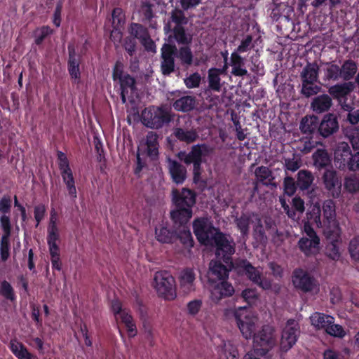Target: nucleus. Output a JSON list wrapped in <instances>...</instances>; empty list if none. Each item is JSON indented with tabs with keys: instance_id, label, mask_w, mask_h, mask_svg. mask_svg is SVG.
Listing matches in <instances>:
<instances>
[{
	"instance_id": "1",
	"label": "nucleus",
	"mask_w": 359,
	"mask_h": 359,
	"mask_svg": "<svg viewBox=\"0 0 359 359\" xmlns=\"http://www.w3.org/2000/svg\"><path fill=\"white\" fill-rule=\"evenodd\" d=\"M308 218L318 228L323 229V234L330 243L326 246V255L332 260L341 256L337 245L341 230L336 219V204L332 199L325 200L322 206L316 203L308 213Z\"/></svg>"
},
{
	"instance_id": "2",
	"label": "nucleus",
	"mask_w": 359,
	"mask_h": 359,
	"mask_svg": "<svg viewBox=\"0 0 359 359\" xmlns=\"http://www.w3.org/2000/svg\"><path fill=\"white\" fill-rule=\"evenodd\" d=\"M234 316L243 337L246 339L253 338L257 348L266 349V353L268 355L269 351L276 344L274 329L271 326L264 325L262 329L256 334L257 318L248 313L245 308H239L235 311Z\"/></svg>"
},
{
	"instance_id": "3",
	"label": "nucleus",
	"mask_w": 359,
	"mask_h": 359,
	"mask_svg": "<svg viewBox=\"0 0 359 359\" xmlns=\"http://www.w3.org/2000/svg\"><path fill=\"white\" fill-rule=\"evenodd\" d=\"M191 45L180 46L164 43L161 48V72L164 76H169L175 71V59L177 58L182 67L189 68L194 65V56Z\"/></svg>"
},
{
	"instance_id": "4",
	"label": "nucleus",
	"mask_w": 359,
	"mask_h": 359,
	"mask_svg": "<svg viewBox=\"0 0 359 359\" xmlns=\"http://www.w3.org/2000/svg\"><path fill=\"white\" fill-rule=\"evenodd\" d=\"M222 260H212L210 262L208 272V281L212 283V289L210 292V297L212 302L218 303L222 299L231 297L234 293V288L226 278L229 276V272L231 269L227 264L222 263Z\"/></svg>"
},
{
	"instance_id": "5",
	"label": "nucleus",
	"mask_w": 359,
	"mask_h": 359,
	"mask_svg": "<svg viewBox=\"0 0 359 359\" xmlns=\"http://www.w3.org/2000/svg\"><path fill=\"white\" fill-rule=\"evenodd\" d=\"M188 22L189 18L181 9L175 8L170 12L168 22L163 27L165 33H170L168 36V43L176 42L179 46L192 43L194 34L187 27Z\"/></svg>"
},
{
	"instance_id": "6",
	"label": "nucleus",
	"mask_w": 359,
	"mask_h": 359,
	"mask_svg": "<svg viewBox=\"0 0 359 359\" xmlns=\"http://www.w3.org/2000/svg\"><path fill=\"white\" fill-rule=\"evenodd\" d=\"M172 202L174 208L170 211V218L174 224H188L193 215V207L196 202V194L188 188L172 190Z\"/></svg>"
},
{
	"instance_id": "7",
	"label": "nucleus",
	"mask_w": 359,
	"mask_h": 359,
	"mask_svg": "<svg viewBox=\"0 0 359 359\" xmlns=\"http://www.w3.org/2000/svg\"><path fill=\"white\" fill-rule=\"evenodd\" d=\"M212 241L210 245L215 248V254L216 259L222 262L231 267L233 266L232 256L236 252V243L230 235L223 232H218Z\"/></svg>"
},
{
	"instance_id": "8",
	"label": "nucleus",
	"mask_w": 359,
	"mask_h": 359,
	"mask_svg": "<svg viewBox=\"0 0 359 359\" xmlns=\"http://www.w3.org/2000/svg\"><path fill=\"white\" fill-rule=\"evenodd\" d=\"M170 112L163 107L151 106L142 112V123L147 128L160 129L172 121Z\"/></svg>"
},
{
	"instance_id": "9",
	"label": "nucleus",
	"mask_w": 359,
	"mask_h": 359,
	"mask_svg": "<svg viewBox=\"0 0 359 359\" xmlns=\"http://www.w3.org/2000/svg\"><path fill=\"white\" fill-rule=\"evenodd\" d=\"M238 273L245 275L253 283L264 290H270L272 286L271 280L262 276V273L246 259L237 260L233 266Z\"/></svg>"
},
{
	"instance_id": "10",
	"label": "nucleus",
	"mask_w": 359,
	"mask_h": 359,
	"mask_svg": "<svg viewBox=\"0 0 359 359\" xmlns=\"http://www.w3.org/2000/svg\"><path fill=\"white\" fill-rule=\"evenodd\" d=\"M154 288L159 297L166 300H174L177 297L175 280L167 271L156 272L154 275Z\"/></svg>"
},
{
	"instance_id": "11",
	"label": "nucleus",
	"mask_w": 359,
	"mask_h": 359,
	"mask_svg": "<svg viewBox=\"0 0 359 359\" xmlns=\"http://www.w3.org/2000/svg\"><path fill=\"white\" fill-rule=\"evenodd\" d=\"M193 230L198 242L205 245L211 244L216 233L221 232L220 229L215 227L210 219L205 217L194 219Z\"/></svg>"
},
{
	"instance_id": "12",
	"label": "nucleus",
	"mask_w": 359,
	"mask_h": 359,
	"mask_svg": "<svg viewBox=\"0 0 359 359\" xmlns=\"http://www.w3.org/2000/svg\"><path fill=\"white\" fill-rule=\"evenodd\" d=\"M57 158L60 175L63 182L66 185L68 194L74 200L77 197V192L75 185V179L69 165V161L66 154L60 150L57 151Z\"/></svg>"
},
{
	"instance_id": "13",
	"label": "nucleus",
	"mask_w": 359,
	"mask_h": 359,
	"mask_svg": "<svg viewBox=\"0 0 359 359\" xmlns=\"http://www.w3.org/2000/svg\"><path fill=\"white\" fill-rule=\"evenodd\" d=\"M292 278L295 288L303 292H309L318 289V280L309 272L302 269H294Z\"/></svg>"
},
{
	"instance_id": "14",
	"label": "nucleus",
	"mask_w": 359,
	"mask_h": 359,
	"mask_svg": "<svg viewBox=\"0 0 359 359\" xmlns=\"http://www.w3.org/2000/svg\"><path fill=\"white\" fill-rule=\"evenodd\" d=\"M300 333L299 325L294 319L287 320L285 327L283 330L280 339V349L287 352L297 342Z\"/></svg>"
},
{
	"instance_id": "15",
	"label": "nucleus",
	"mask_w": 359,
	"mask_h": 359,
	"mask_svg": "<svg viewBox=\"0 0 359 359\" xmlns=\"http://www.w3.org/2000/svg\"><path fill=\"white\" fill-rule=\"evenodd\" d=\"M210 152V147L205 143L197 144L191 147L189 152L181 151L177 154L178 158L186 165L193 163L203 162V158Z\"/></svg>"
},
{
	"instance_id": "16",
	"label": "nucleus",
	"mask_w": 359,
	"mask_h": 359,
	"mask_svg": "<svg viewBox=\"0 0 359 359\" xmlns=\"http://www.w3.org/2000/svg\"><path fill=\"white\" fill-rule=\"evenodd\" d=\"M325 188L334 198L339 197L341 191V178L337 171L326 169L322 177Z\"/></svg>"
},
{
	"instance_id": "17",
	"label": "nucleus",
	"mask_w": 359,
	"mask_h": 359,
	"mask_svg": "<svg viewBox=\"0 0 359 359\" xmlns=\"http://www.w3.org/2000/svg\"><path fill=\"white\" fill-rule=\"evenodd\" d=\"M339 129V123L335 114L329 113L323 116L319 123L318 133L323 137H327Z\"/></svg>"
},
{
	"instance_id": "18",
	"label": "nucleus",
	"mask_w": 359,
	"mask_h": 359,
	"mask_svg": "<svg viewBox=\"0 0 359 359\" xmlns=\"http://www.w3.org/2000/svg\"><path fill=\"white\" fill-rule=\"evenodd\" d=\"M69 57L67 61V69L69 76L74 83H79L81 79V72L79 69L80 58L76 57L75 48L73 45L68 46Z\"/></svg>"
},
{
	"instance_id": "19",
	"label": "nucleus",
	"mask_w": 359,
	"mask_h": 359,
	"mask_svg": "<svg viewBox=\"0 0 359 359\" xmlns=\"http://www.w3.org/2000/svg\"><path fill=\"white\" fill-rule=\"evenodd\" d=\"M320 238L302 237L298 241L299 249L306 257L316 255L320 250Z\"/></svg>"
},
{
	"instance_id": "20",
	"label": "nucleus",
	"mask_w": 359,
	"mask_h": 359,
	"mask_svg": "<svg viewBox=\"0 0 359 359\" xmlns=\"http://www.w3.org/2000/svg\"><path fill=\"white\" fill-rule=\"evenodd\" d=\"M195 279L196 274L193 269L186 268L181 271L179 282L184 293L189 294L195 290Z\"/></svg>"
},
{
	"instance_id": "21",
	"label": "nucleus",
	"mask_w": 359,
	"mask_h": 359,
	"mask_svg": "<svg viewBox=\"0 0 359 359\" xmlns=\"http://www.w3.org/2000/svg\"><path fill=\"white\" fill-rule=\"evenodd\" d=\"M168 170L172 180L177 184H182L187 178V169L176 160L168 158Z\"/></svg>"
},
{
	"instance_id": "22",
	"label": "nucleus",
	"mask_w": 359,
	"mask_h": 359,
	"mask_svg": "<svg viewBox=\"0 0 359 359\" xmlns=\"http://www.w3.org/2000/svg\"><path fill=\"white\" fill-rule=\"evenodd\" d=\"M118 81L121 89V98L122 103L124 104L127 101V96H128L129 92L133 94L135 91L136 81L135 79L128 74H126Z\"/></svg>"
},
{
	"instance_id": "23",
	"label": "nucleus",
	"mask_w": 359,
	"mask_h": 359,
	"mask_svg": "<svg viewBox=\"0 0 359 359\" xmlns=\"http://www.w3.org/2000/svg\"><path fill=\"white\" fill-rule=\"evenodd\" d=\"M230 65L232 67L231 74L235 76L242 77L248 74L245 67V60L238 52H233L230 57Z\"/></svg>"
},
{
	"instance_id": "24",
	"label": "nucleus",
	"mask_w": 359,
	"mask_h": 359,
	"mask_svg": "<svg viewBox=\"0 0 359 359\" xmlns=\"http://www.w3.org/2000/svg\"><path fill=\"white\" fill-rule=\"evenodd\" d=\"M332 105V100L329 95L323 94L315 97L311 107L313 111L320 114L327 111Z\"/></svg>"
},
{
	"instance_id": "25",
	"label": "nucleus",
	"mask_w": 359,
	"mask_h": 359,
	"mask_svg": "<svg viewBox=\"0 0 359 359\" xmlns=\"http://www.w3.org/2000/svg\"><path fill=\"white\" fill-rule=\"evenodd\" d=\"M156 240L161 243H172L176 241L177 231L161 225L155 229Z\"/></svg>"
},
{
	"instance_id": "26",
	"label": "nucleus",
	"mask_w": 359,
	"mask_h": 359,
	"mask_svg": "<svg viewBox=\"0 0 359 359\" xmlns=\"http://www.w3.org/2000/svg\"><path fill=\"white\" fill-rule=\"evenodd\" d=\"M321 72L323 74L324 81H337L340 77L339 66L333 62H325L322 67Z\"/></svg>"
},
{
	"instance_id": "27",
	"label": "nucleus",
	"mask_w": 359,
	"mask_h": 359,
	"mask_svg": "<svg viewBox=\"0 0 359 359\" xmlns=\"http://www.w3.org/2000/svg\"><path fill=\"white\" fill-rule=\"evenodd\" d=\"M219 359H238L237 348L229 341H222L217 346Z\"/></svg>"
},
{
	"instance_id": "28",
	"label": "nucleus",
	"mask_w": 359,
	"mask_h": 359,
	"mask_svg": "<svg viewBox=\"0 0 359 359\" xmlns=\"http://www.w3.org/2000/svg\"><path fill=\"white\" fill-rule=\"evenodd\" d=\"M319 67L316 62H308L300 73L301 82L318 81Z\"/></svg>"
},
{
	"instance_id": "29",
	"label": "nucleus",
	"mask_w": 359,
	"mask_h": 359,
	"mask_svg": "<svg viewBox=\"0 0 359 359\" xmlns=\"http://www.w3.org/2000/svg\"><path fill=\"white\" fill-rule=\"evenodd\" d=\"M353 90V84L351 82H344L331 86L328 92L334 98L340 100L346 97Z\"/></svg>"
},
{
	"instance_id": "30",
	"label": "nucleus",
	"mask_w": 359,
	"mask_h": 359,
	"mask_svg": "<svg viewBox=\"0 0 359 359\" xmlns=\"http://www.w3.org/2000/svg\"><path fill=\"white\" fill-rule=\"evenodd\" d=\"M172 135L179 141L187 144L194 142L198 138L197 132L194 129L186 130L182 128H175L173 130Z\"/></svg>"
},
{
	"instance_id": "31",
	"label": "nucleus",
	"mask_w": 359,
	"mask_h": 359,
	"mask_svg": "<svg viewBox=\"0 0 359 359\" xmlns=\"http://www.w3.org/2000/svg\"><path fill=\"white\" fill-rule=\"evenodd\" d=\"M319 119L317 116H309L302 119L300 130L304 134L312 135L315 132L318 133Z\"/></svg>"
},
{
	"instance_id": "32",
	"label": "nucleus",
	"mask_w": 359,
	"mask_h": 359,
	"mask_svg": "<svg viewBox=\"0 0 359 359\" xmlns=\"http://www.w3.org/2000/svg\"><path fill=\"white\" fill-rule=\"evenodd\" d=\"M147 154L149 157L158 156V135L156 132L149 131L146 135Z\"/></svg>"
},
{
	"instance_id": "33",
	"label": "nucleus",
	"mask_w": 359,
	"mask_h": 359,
	"mask_svg": "<svg viewBox=\"0 0 359 359\" xmlns=\"http://www.w3.org/2000/svg\"><path fill=\"white\" fill-rule=\"evenodd\" d=\"M311 325L318 330H326L327 326L334 323V318L325 313L316 312L310 317Z\"/></svg>"
},
{
	"instance_id": "34",
	"label": "nucleus",
	"mask_w": 359,
	"mask_h": 359,
	"mask_svg": "<svg viewBox=\"0 0 359 359\" xmlns=\"http://www.w3.org/2000/svg\"><path fill=\"white\" fill-rule=\"evenodd\" d=\"M314 166L320 170L325 168L331 163L328 152L323 149H318L312 155Z\"/></svg>"
},
{
	"instance_id": "35",
	"label": "nucleus",
	"mask_w": 359,
	"mask_h": 359,
	"mask_svg": "<svg viewBox=\"0 0 359 359\" xmlns=\"http://www.w3.org/2000/svg\"><path fill=\"white\" fill-rule=\"evenodd\" d=\"M196 104V99L191 95L183 96L175 101L173 107L175 110L188 112L194 109Z\"/></svg>"
},
{
	"instance_id": "36",
	"label": "nucleus",
	"mask_w": 359,
	"mask_h": 359,
	"mask_svg": "<svg viewBox=\"0 0 359 359\" xmlns=\"http://www.w3.org/2000/svg\"><path fill=\"white\" fill-rule=\"evenodd\" d=\"M255 175L258 182L267 187L271 185L275 179L272 171L264 165L257 167L255 169Z\"/></svg>"
},
{
	"instance_id": "37",
	"label": "nucleus",
	"mask_w": 359,
	"mask_h": 359,
	"mask_svg": "<svg viewBox=\"0 0 359 359\" xmlns=\"http://www.w3.org/2000/svg\"><path fill=\"white\" fill-rule=\"evenodd\" d=\"M314 180L313 173L308 170H300L297 173V184L302 191L308 190Z\"/></svg>"
},
{
	"instance_id": "38",
	"label": "nucleus",
	"mask_w": 359,
	"mask_h": 359,
	"mask_svg": "<svg viewBox=\"0 0 359 359\" xmlns=\"http://www.w3.org/2000/svg\"><path fill=\"white\" fill-rule=\"evenodd\" d=\"M358 70L355 62L352 60H345L339 67L340 77L344 81H349L353 78Z\"/></svg>"
},
{
	"instance_id": "39",
	"label": "nucleus",
	"mask_w": 359,
	"mask_h": 359,
	"mask_svg": "<svg viewBox=\"0 0 359 359\" xmlns=\"http://www.w3.org/2000/svg\"><path fill=\"white\" fill-rule=\"evenodd\" d=\"M175 225H177L180 227L179 231H177L176 241L180 240V241L187 247H192L194 245V240L187 224H175Z\"/></svg>"
},
{
	"instance_id": "40",
	"label": "nucleus",
	"mask_w": 359,
	"mask_h": 359,
	"mask_svg": "<svg viewBox=\"0 0 359 359\" xmlns=\"http://www.w3.org/2000/svg\"><path fill=\"white\" fill-rule=\"evenodd\" d=\"M128 33L132 36V39H138L139 41H144L145 37L149 34L147 27L140 23L132 22L128 29Z\"/></svg>"
},
{
	"instance_id": "41",
	"label": "nucleus",
	"mask_w": 359,
	"mask_h": 359,
	"mask_svg": "<svg viewBox=\"0 0 359 359\" xmlns=\"http://www.w3.org/2000/svg\"><path fill=\"white\" fill-rule=\"evenodd\" d=\"M345 137L349 140L353 150L359 151V127L352 126L344 129Z\"/></svg>"
},
{
	"instance_id": "42",
	"label": "nucleus",
	"mask_w": 359,
	"mask_h": 359,
	"mask_svg": "<svg viewBox=\"0 0 359 359\" xmlns=\"http://www.w3.org/2000/svg\"><path fill=\"white\" fill-rule=\"evenodd\" d=\"M217 71V68L212 67L208 72V87L215 92H219L222 88L221 78Z\"/></svg>"
},
{
	"instance_id": "43",
	"label": "nucleus",
	"mask_w": 359,
	"mask_h": 359,
	"mask_svg": "<svg viewBox=\"0 0 359 359\" xmlns=\"http://www.w3.org/2000/svg\"><path fill=\"white\" fill-rule=\"evenodd\" d=\"M46 240L48 248L59 247L58 243L60 241V236L57 225L48 226Z\"/></svg>"
},
{
	"instance_id": "44",
	"label": "nucleus",
	"mask_w": 359,
	"mask_h": 359,
	"mask_svg": "<svg viewBox=\"0 0 359 359\" xmlns=\"http://www.w3.org/2000/svg\"><path fill=\"white\" fill-rule=\"evenodd\" d=\"M11 349L18 359H34L32 354L28 351L22 343L17 341L11 342Z\"/></svg>"
},
{
	"instance_id": "45",
	"label": "nucleus",
	"mask_w": 359,
	"mask_h": 359,
	"mask_svg": "<svg viewBox=\"0 0 359 359\" xmlns=\"http://www.w3.org/2000/svg\"><path fill=\"white\" fill-rule=\"evenodd\" d=\"M317 81H306L302 83L301 94L305 97H310L317 95L321 90V87L316 84Z\"/></svg>"
},
{
	"instance_id": "46",
	"label": "nucleus",
	"mask_w": 359,
	"mask_h": 359,
	"mask_svg": "<svg viewBox=\"0 0 359 359\" xmlns=\"http://www.w3.org/2000/svg\"><path fill=\"white\" fill-rule=\"evenodd\" d=\"M348 251L351 259L359 263V236H355L349 241Z\"/></svg>"
},
{
	"instance_id": "47",
	"label": "nucleus",
	"mask_w": 359,
	"mask_h": 359,
	"mask_svg": "<svg viewBox=\"0 0 359 359\" xmlns=\"http://www.w3.org/2000/svg\"><path fill=\"white\" fill-rule=\"evenodd\" d=\"M0 294L7 300L13 302L16 296L13 287L9 282L4 280L1 282Z\"/></svg>"
},
{
	"instance_id": "48",
	"label": "nucleus",
	"mask_w": 359,
	"mask_h": 359,
	"mask_svg": "<svg viewBox=\"0 0 359 359\" xmlns=\"http://www.w3.org/2000/svg\"><path fill=\"white\" fill-rule=\"evenodd\" d=\"M48 250L50 256L52 269L59 271H61L62 264L60 260V247L49 248Z\"/></svg>"
},
{
	"instance_id": "49",
	"label": "nucleus",
	"mask_w": 359,
	"mask_h": 359,
	"mask_svg": "<svg viewBox=\"0 0 359 359\" xmlns=\"http://www.w3.org/2000/svg\"><path fill=\"white\" fill-rule=\"evenodd\" d=\"M250 217L245 214H242L239 217L236 218L235 223L243 236L248 235L250 228Z\"/></svg>"
},
{
	"instance_id": "50",
	"label": "nucleus",
	"mask_w": 359,
	"mask_h": 359,
	"mask_svg": "<svg viewBox=\"0 0 359 359\" xmlns=\"http://www.w3.org/2000/svg\"><path fill=\"white\" fill-rule=\"evenodd\" d=\"M344 189L350 192L355 193L359 191V176L351 175L346 177L344 183Z\"/></svg>"
},
{
	"instance_id": "51",
	"label": "nucleus",
	"mask_w": 359,
	"mask_h": 359,
	"mask_svg": "<svg viewBox=\"0 0 359 359\" xmlns=\"http://www.w3.org/2000/svg\"><path fill=\"white\" fill-rule=\"evenodd\" d=\"M112 25L117 29L121 27L125 22V14L121 8H115L112 11Z\"/></svg>"
},
{
	"instance_id": "52",
	"label": "nucleus",
	"mask_w": 359,
	"mask_h": 359,
	"mask_svg": "<svg viewBox=\"0 0 359 359\" xmlns=\"http://www.w3.org/2000/svg\"><path fill=\"white\" fill-rule=\"evenodd\" d=\"M0 256L2 262L8 260L10 256V236H1L0 241Z\"/></svg>"
},
{
	"instance_id": "53",
	"label": "nucleus",
	"mask_w": 359,
	"mask_h": 359,
	"mask_svg": "<svg viewBox=\"0 0 359 359\" xmlns=\"http://www.w3.org/2000/svg\"><path fill=\"white\" fill-rule=\"evenodd\" d=\"M283 187L284 193L289 196H292L295 194L298 186L297 181L295 182L292 177L287 176L283 180Z\"/></svg>"
},
{
	"instance_id": "54",
	"label": "nucleus",
	"mask_w": 359,
	"mask_h": 359,
	"mask_svg": "<svg viewBox=\"0 0 359 359\" xmlns=\"http://www.w3.org/2000/svg\"><path fill=\"white\" fill-rule=\"evenodd\" d=\"M325 331L329 335L335 337L343 338L346 335V332L343 327L334 323L330 324Z\"/></svg>"
},
{
	"instance_id": "55",
	"label": "nucleus",
	"mask_w": 359,
	"mask_h": 359,
	"mask_svg": "<svg viewBox=\"0 0 359 359\" xmlns=\"http://www.w3.org/2000/svg\"><path fill=\"white\" fill-rule=\"evenodd\" d=\"M252 40V36L248 34L245 38L241 41V44L233 52H238V54H241L251 50L254 47Z\"/></svg>"
},
{
	"instance_id": "56",
	"label": "nucleus",
	"mask_w": 359,
	"mask_h": 359,
	"mask_svg": "<svg viewBox=\"0 0 359 359\" xmlns=\"http://www.w3.org/2000/svg\"><path fill=\"white\" fill-rule=\"evenodd\" d=\"M201 76L198 72L190 74L184 79V84L188 88H195L200 86Z\"/></svg>"
},
{
	"instance_id": "57",
	"label": "nucleus",
	"mask_w": 359,
	"mask_h": 359,
	"mask_svg": "<svg viewBox=\"0 0 359 359\" xmlns=\"http://www.w3.org/2000/svg\"><path fill=\"white\" fill-rule=\"evenodd\" d=\"M253 236L257 242L261 243L266 242L267 239L264 228L260 221L254 227Z\"/></svg>"
},
{
	"instance_id": "58",
	"label": "nucleus",
	"mask_w": 359,
	"mask_h": 359,
	"mask_svg": "<svg viewBox=\"0 0 359 359\" xmlns=\"http://www.w3.org/2000/svg\"><path fill=\"white\" fill-rule=\"evenodd\" d=\"M39 34L36 35L34 42L37 46L42 44L45 39L53 34V29L49 26H42L39 29Z\"/></svg>"
},
{
	"instance_id": "59",
	"label": "nucleus",
	"mask_w": 359,
	"mask_h": 359,
	"mask_svg": "<svg viewBox=\"0 0 359 359\" xmlns=\"http://www.w3.org/2000/svg\"><path fill=\"white\" fill-rule=\"evenodd\" d=\"M0 224L3 231L2 236H11V224L9 217L6 215H2L0 217Z\"/></svg>"
},
{
	"instance_id": "60",
	"label": "nucleus",
	"mask_w": 359,
	"mask_h": 359,
	"mask_svg": "<svg viewBox=\"0 0 359 359\" xmlns=\"http://www.w3.org/2000/svg\"><path fill=\"white\" fill-rule=\"evenodd\" d=\"M243 359H268L266 349H257L248 352L243 357Z\"/></svg>"
},
{
	"instance_id": "61",
	"label": "nucleus",
	"mask_w": 359,
	"mask_h": 359,
	"mask_svg": "<svg viewBox=\"0 0 359 359\" xmlns=\"http://www.w3.org/2000/svg\"><path fill=\"white\" fill-rule=\"evenodd\" d=\"M202 307V301L201 299H194L187 304V312L190 316H196Z\"/></svg>"
},
{
	"instance_id": "62",
	"label": "nucleus",
	"mask_w": 359,
	"mask_h": 359,
	"mask_svg": "<svg viewBox=\"0 0 359 359\" xmlns=\"http://www.w3.org/2000/svg\"><path fill=\"white\" fill-rule=\"evenodd\" d=\"M345 107L348 111L346 121L353 126L358 124L359 123V109H352L349 110L348 109L351 107L348 105L346 104Z\"/></svg>"
},
{
	"instance_id": "63",
	"label": "nucleus",
	"mask_w": 359,
	"mask_h": 359,
	"mask_svg": "<svg viewBox=\"0 0 359 359\" xmlns=\"http://www.w3.org/2000/svg\"><path fill=\"white\" fill-rule=\"evenodd\" d=\"M11 208V198L8 195H4L0 199V212L3 215L9 214Z\"/></svg>"
},
{
	"instance_id": "64",
	"label": "nucleus",
	"mask_w": 359,
	"mask_h": 359,
	"mask_svg": "<svg viewBox=\"0 0 359 359\" xmlns=\"http://www.w3.org/2000/svg\"><path fill=\"white\" fill-rule=\"evenodd\" d=\"M242 298L248 304H251L255 302L257 298V294L255 290L253 289H245L241 294Z\"/></svg>"
}]
</instances>
